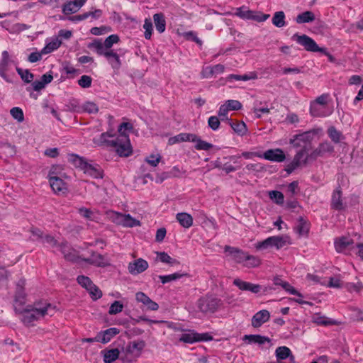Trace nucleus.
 Returning <instances> with one entry per match:
<instances>
[{
	"instance_id": "nucleus-1",
	"label": "nucleus",
	"mask_w": 363,
	"mask_h": 363,
	"mask_svg": "<svg viewBox=\"0 0 363 363\" xmlns=\"http://www.w3.org/2000/svg\"><path fill=\"white\" fill-rule=\"evenodd\" d=\"M93 142L98 146L113 149L120 157H128L133 152L128 135L126 133L116 136L107 131L101 133L98 138H94Z\"/></svg>"
},
{
	"instance_id": "nucleus-2",
	"label": "nucleus",
	"mask_w": 363,
	"mask_h": 363,
	"mask_svg": "<svg viewBox=\"0 0 363 363\" xmlns=\"http://www.w3.org/2000/svg\"><path fill=\"white\" fill-rule=\"evenodd\" d=\"M39 303H35V307L32 306H27L25 308L23 307H18L15 306L16 313L22 315L21 320L26 325H29L39 318L45 315L52 316L55 313V306H52L50 303H45L43 306H38Z\"/></svg>"
},
{
	"instance_id": "nucleus-3",
	"label": "nucleus",
	"mask_w": 363,
	"mask_h": 363,
	"mask_svg": "<svg viewBox=\"0 0 363 363\" xmlns=\"http://www.w3.org/2000/svg\"><path fill=\"white\" fill-rule=\"evenodd\" d=\"M68 161L76 168L83 170L84 173L94 179H102L104 177L103 170L97 164H90L83 157L76 154H71L68 156Z\"/></svg>"
},
{
	"instance_id": "nucleus-4",
	"label": "nucleus",
	"mask_w": 363,
	"mask_h": 363,
	"mask_svg": "<svg viewBox=\"0 0 363 363\" xmlns=\"http://www.w3.org/2000/svg\"><path fill=\"white\" fill-rule=\"evenodd\" d=\"M223 305V301L214 295L206 294L197 301L196 306L203 313H214Z\"/></svg>"
},
{
	"instance_id": "nucleus-5",
	"label": "nucleus",
	"mask_w": 363,
	"mask_h": 363,
	"mask_svg": "<svg viewBox=\"0 0 363 363\" xmlns=\"http://www.w3.org/2000/svg\"><path fill=\"white\" fill-rule=\"evenodd\" d=\"M120 41V38L116 34H112L108 36L104 42L101 39H94L87 45L89 49L94 50L98 55H101L107 51L112 50L113 44Z\"/></svg>"
},
{
	"instance_id": "nucleus-6",
	"label": "nucleus",
	"mask_w": 363,
	"mask_h": 363,
	"mask_svg": "<svg viewBox=\"0 0 363 363\" xmlns=\"http://www.w3.org/2000/svg\"><path fill=\"white\" fill-rule=\"evenodd\" d=\"M291 40L302 45L306 51L315 52L317 48L315 41L306 34L299 35L295 33L292 35Z\"/></svg>"
},
{
	"instance_id": "nucleus-7",
	"label": "nucleus",
	"mask_w": 363,
	"mask_h": 363,
	"mask_svg": "<svg viewBox=\"0 0 363 363\" xmlns=\"http://www.w3.org/2000/svg\"><path fill=\"white\" fill-rule=\"evenodd\" d=\"M25 279H20L16 284L14 295V308L15 306H17L18 307H23L26 304L27 295L25 292Z\"/></svg>"
},
{
	"instance_id": "nucleus-8",
	"label": "nucleus",
	"mask_w": 363,
	"mask_h": 363,
	"mask_svg": "<svg viewBox=\"0 0 363 363\" xmlns=\"http://www.w3.org/2000/svg\"><path fill=\"white\" fill-rule=\"evenodd\" d=\"M307 150H308L305 146L295 155L294 160L286 166L285 170L288 174H291L296 168L299 167L301 164H303V160L305 157Z\"/></svg>"
},
{
	"instance_id": "nucleus-9",
	"label": "nucleus",
	"mask_w": 363,
	"mask_h": 363,
	"mask_svg": "<svg viewBox=\"0 0 363 363\" xmlns=\"http://www.w3.org/2000/svg\"><path fill=\"white\" fill-rule=\"evenodd\" d=\"M81 260L86 263L99 267H105L109 265L108 260L105 258L104 255L99 254L94 251H91L90 257L82 258Z\"/></svg>"
},
{
	"instance_id": "nucleus-10",
	"label": "nucleus",
	"mask_w": 363,
	"mask_h": 363,
	"mask_svg": "<svg viewBox=\"0 0 363 363\" xmlns=\"http://www.w3.org/2000/svg\"><path fill=\"white\" fill-rule=\"evenodd\" d=\"M233 284L236 286L240 290L250 291L255 294L261 292L262 289V285L245 281L240 279H235L233 281Z\"/></svg>"
},
{
	"instance_id": "nucleus-11",
	"label": "nucleus",
	"mask_w": 363,
	"mask_h": 363,
	"mask_svg": "<svg viewBox=\"0 0 363 363\" xmlns=\"http://www.w3.org/2000/svg\"><path fill=\"white\" fill-rule=\"evenodd\" d=\"M59 247L66 260L77 262L79 259H81L77 255L78 252L73 249L67 242H62Z\"/></svg>"
},
{
	"instance_id": "nucleus-12",
	"label": "nucleus",
	"mask_w": 363,
	"mask_h": 363,
	"mask_svg": "<svg viewBox=\"0 0 363 363\" xmlns=\"http://www.w3.org/2000/svg\"><path fill=\"white\" fill-rule=\"evenodd\" d=\"M261 157L269 161L277 162H281L286 159L284 151L280 148L269 149L265 151L262 155Z\"/></svg>"
},
{
	"instance_id": "nucleus-13",
	"label": "nucleus",
	"mask_w": 363,
	"mask_h": 363,
	"mask_svg": "<svg viewBox=\"0 0 363 363\" xmlns=\"http://www.w3.org/2000/svg\"><path fill=\"white\" fill-rule=\"evenodd\" d=\"M148 268V263L146 260L139 258L130 262L128 267V272L133 275H137L145 272Z\"/></svg>"
},
{
	"instance_id": "nucleus-14",
	"label": "nucleus",
	"mask_w": 363,
	"mask_h": 363,
	"mask_svg": "<svg viewBox=\"0 0 363 363\" xmlns=\"http://www.w3.org/2000/svg\"><path fill=\"white\" fill-rule=\"evenodd\" d=\"M275 354L277 363L282 362V361L289 358H290V363H296L295 357L291 350L286 346L278 347L276 349Z\"/></svg>"
},
{
	"instance_id": "nucleus-15",
	"label": "nucleus",
	"mask_w": 363,
	"mask_h": 363,
	"mask_svg": "<svg viewBox=\"0 0 363 363\" xmlns=\"http://www.w3.org/2000/svg\"><path fill=\"white\" fill-rule=\"evenodd\" d=\"M120 333V330L116 328H110L104 331L100 332L96 337V342L106 344Z\"/></svg>"
},
{
	"instance_id": "nucleus-16",
	"label": "nucleus",
	"mask_w": 363,
	"mask_h": 363,
	"mask_svg": "<svg viewBox=\"0 0 363 363\" xmlns=\"http://www.w3.org/2000/svg\"><path fill=\"white\" fill-rule=\"evenodd\" d=\"M225 251L228 252L233 259L239 264L243 263L245 261L247 255V252L237 247H230L228 245L225 247Z\"/></svg>"
},
{
	"instance_id": "nucleus-17",
	"label": "nucleus",
	"mask_w": 363,
	"mask_h": 363,
	"mask_svg": "<svg viewBox=\"0 0 363 363\" xmlns=\"http://www.w3.org/2000/svg\"><path fill=\"white\" fill-rule=\"evenodd\" d=\"M116 222L125 227H135L140 225L139 220L133 218L130 214L117 213Z\"/></svg>"
},
{
	"instance_id": "nucleus-18",
	"label": "nucleus",
	"mask_w": 363,
	"mask_h": 363,
	"mask_svg": "<svg viewBox=\"0 0 363 363\" xmlns=\"http://www.w3.org/2000/svg\"><path fill=\"white\" fill-rule=\"evenodd\" d=\"M135 299L138 302L142 303L148 310L157 311L159 308L158 304L153 301L143 292H138L135 294Z\"/></svg>"
},
{
	"instance_id": "nucleus-19",
	"label": "nucleus",
	"mask_w": 363,
	"mask_h": 363,
	"mask_svg": "<svg viewBox=\"0 0 363 363\" xmlns=\"http://www.w3.org/2000/svg\"><path fill=\"white\" fill-rule=\"evenodd\" d=\"M270 318L269 312L267 310H262L256 313L252 318V325L254 328H259L263 323L267 322Z\"/></svg>"
},
{
	"instance_id": "nucleus-20",
	"label": "nucleus",
	"mask_w": 363,
	"mask_h": 363,
	"mask_svg": "<svg viewBox=\"0 0 363 363\" xmlns=\"http://www.w3.org/2000/svg\"><path fill=\"white\" fill-rule=\"evenodd\" d=\"M100 55L104 56L106 58L113 69H118L121 67V60L119 55L113 50L107 51Z\"/></svg>"
},
{
	"instance_id": "nucleus-21",
	"label": "nucleus",
	"mask_w": 363,
	"mask_h": 363,
	"mask_svg": "<svg viewBox=\"0 0 363 363\" xmlns=\"http://www.w3.org/2000/svg\"><path fill=\"white\" fill-rule=\"evenodd\" d=\"M1 57V60L0 62V76L9 82L6 72L9 70V64L11 62L9 52L6 50L3 51Z\"/></svg>"
},
{
	"instance_id": "nucleus-22",
	"label": "nucleus",
	"mask_w": 363,
	"mask_h": 363,
	"mask_svg": "<svg viewBox=\"0 0 363 363\" xmlns=\"http://www.w3.org/2000/svg\"><path fill=\"white\" fill-rule=\"evenodd\" d=\"M331 208L335 210L341 211L344 209V205L342 201V191L340 186L333 193L331 198Z\"/></svg>"
},
{
	"instance_id": "nucleus-23",
	"label": "nucleus",
	"mask_w": 363,
	"mask_h": 363,
	"mask_svg": "<svg viewBox=\"0 0 363 363\" xmlns=\"http://www.w3.org/2000/svg\"><path fill=\"white\" fill-rule=\"evenodd\" d=\"M269 238L272 247H275L277 250H279L291 243L290 238L287 235L271 236Z\"/></svg>"
},
{
	"instance_id": "nucleus-24",
	"label": "nucleus",
	"mask_w": 363,
	"mask_h": 363,
	"mask_svg": "<svg viewBox=\"0 0 363 363\" xmlns=\"http://www.w3.org/2000/svg\"><path fill=\"white\" fill-rule=\"evenodd\" d=\"M354 243L353 240L346 237H341L335 240L334 245L337 252H342L347 247Z\"/></svg>"
},
{
	"instance_id": "nucleus-25",
	"label": "nucleus",
	"mask_w": 363,
	"mask_h": 363,
	"mask_svg": "<svg viewBox=\"0 0 363 363\" xmlns=\"http://www.w3.org/2000/svg\"><path fill=\"white\" fill-rule=\"evenodd\" d=\"M242 340L247 341L249 344L257 343L259 345H262L266 342H269L271 341L269 337L260 335H245Z\"/></svg>"
},
{
	"instance_id": "nucleus-26",
	"label": "nucleus",
	"mask_w": 363,
	"mask_h": 363,
	"mask_svg": "<svg viewBox=\"0 0 363 363\" xmlns=\"http://www.w3.org/2000/svg\"><path fill=\"white\" fill-rule=\"evenodd\" d=\"M50 185L55 192H60L66 189V184L64 181L57 177H50Z\"/></svg>"
},
{
	"instance_id": "nucleus-27",
	"label": "nucleus",
	"mask_w": 363,
	"mask_h": 363,
	"mask_svg": "<svg viewBox=\"0 0 363 363\" xmlns=\"http://www.w3.org/2000/svg\"><path fill=\"white\" fill-rule=\"evenodd\" d=\"M176 218L179 224L185 228H189L193 225V218L187 213H178Z\"/></svg>"
},
{
	"instance_id": "nucleus-28",
	"label": "nucleus",
	"mask_w": 363,
	"mask_h": 363,
	"mask_svg": "<svg viewBox=\"0 0 363 363\" xmlns=\"http://www.w3.org/2000/svg\"><path fill=\"white\" fill-rule=\"evenodd\" d=\"M233 131L239 135H244L247 132V127L244 122L229 120L228 123Z\"/></svg>"
},
{
	"instance_id": "nucleus-29",
	"label": "nucleus",
	"mask_w": 363,
	"mask_h": 363,
	"mask_svg": "<svg viewBox=\"0 0 363 363\" xmlns=\"http://www.w3.org/2000/svg\"><path fill=\"white\" fill-rule=\"evenodd\" d=\"M153 20L155 25L156 30L162 33L165 30L166 21L164 16L162 13H157L153 16Z\"/></svg>"
},
{
	"instance_id": "nucleus-30",
	"label": "nucleus",
	"mask_w": 363,
	"mask_h": 363,
	"mask_svg": "<svg viewBox=\"0 0 363 363\" xmlns=\"http://www.w3.org/2000/svg\"><path fill=\"white\" fill-rule=\"evenodd\" d=\"M310 113L313 117H325L330 114L325 111V107L311 104Z\"/></svg>"
},
{
	"instance_id": "nucleus-31",
	"label": "nucleus",
	"mask_w": 363,
	"mask_h": 363,
	"mask_svg": "<svg viewBox=\"0 0 363 363\" xmlns=\"http://www.w3.org/2000/svg\"><path fill=\"white\" fill-rule=\"evenodd\" d=\"M313 322L318 325L324 326L334 325L337 324V322L335 320L321 315L319 313H316L313 315Z\"/></svg>"
},
{
	"instance_id": "nucleus-32",
	"label": "nucleus",
	"mask_w": 363,
	"mask_h": 363,
	"mask_svg": "<svg viewBox=\"0 0 363 363\" xmlns=\"http://www.w3.org/2000/svg\"><path fill=\"white\" fill-rule=\"evenodd\" d=\"M315 15L312 11H306L298 14L296 18V22L298 24L313 22Z\"/></svg>"
},
{
	"instance_id": "nucleus-33",
	"label": "nucleus",
	"mask_w": 363,
	"mask_h": 363,
	"mask_svg": "<svg viewBox=\"0 0 363 363\" xmlns=\"http://www.w3.org/2000/svg\"><path fill=\"white\" fill-rule=\"evenodd\" d=\"M296 230L299 235H307L309 231V223L303 218L300 217L298 220Z\"/></svg>"
},
{
	"instance_id": "nucleus-34",
	"label": "nucleus",
	"mask_w": 363,
	"mask_h": 363,
	"mask_svg": "<svg viewBox=\"0 0 363 363\" xmlns=\"http://www.w3.org/2000/svg\"><path fill=\"white\" fill-rule=\"evenodd\" d=\"M189 274L187 273H180L176 272L169 275H160L158 277L161 280V282L164 284L169 283L172 281L177 280L184 277H188Z\"/></svg>"
},
{
	"instance_id": "nucleus-35",
	"label": "nucleus",
	"mask_w": 363,
	"mask_h": 363,
	"mask_svg": "<svg viewBox=\"0 0 363 363\" xmlns=\"http://www.w3.org/2000/svg\"><path fill=\"white\" fill-rule=\"evenodd\" d=\"M327 133L328 137L335 143H339L341 141V140L344 139L342 133L340 131L337 130L334 126L329 127L327 130Z\"/></svg>"
},
{
	"instance_id": "nucleus-36",
	"label": "nucleus",
	"mask_w": 363,
	"mask_h": 363,
	"mask_svg": "<svg viewBox=\"0 0 363 363\" xmlns=\"http://www.w3.org/2000/svg\"><path fill=\"white\" fill-rule=\"evenodd\" d=\"M120 352L118 349L114 348L106 351L104 355L105 363H112L118 358Z\"/></svg>"
},
{
	"instance_id": "nucleus-37",
	"label": "nucleus",
	"mask_w": 363,
	"mask_h": 363,
	"mask_svg": "<svg viewBox=\"0 0 363 363\" xmlns=\"http://www.w3.org/2000/svg\"><path fill=\"white\" fill-rule=\"evenodd\" d=\"M272 23L278 28L284 27L286 25L285 14L284 11H277L272 18Z\"/></svg>"
},
{
	"instance_id": "nucleus-38",
	"label": "nucleus",
	"mask_w": 363,
	"mask_h": 363,
	"mask_svg": "<svg viewBox=\"0 0 363 363\" xmlns=\"http://www.w3.org/2000/svg\"><path fill=\"white\" fill-rule=\"evenodd\" d=\"M17 73L21 77V79L25 83H30L33 80L34 74L31 73L28 69H23L20 67H16V68Z\"/></svg>"
},
{
	"instance_id": "nucleus-39",
	"label": "nucleus",
	"mask_w": 363,
	"mask_h": 363,
	"mask_svg": "<svg viewBox=\"0 0 363 363\" xmlns=\"http://www.w3.org/2000/svg\"><path fill=\"white\" fill-rule=\"evenodd\" d=\"M269 198L278 205H282L284 202V194L279 191L273 190L269 192Z\"/></svg>"
},
{
	"instance_id": "nucleus-40",
	"label": "nucleus",
	"mask_w": 363,
	"mask_h": 363,
	"mask_svg": "<svg viewBox=\"0 0 363 363\" xmlns=\"http://www.w3.org/2000/svg\"><path fill=\"white\" fill-rule=\"evenodd\" d=\"M199 333H184L179 338V340L186 342V343H194L198 342Z\"/></svg>"
},
{
	"instance_id": "nucleus-41",
	"label": "nucleus",
	"mask_w": 363,
	"mask_h": 363,
	"mask_svg": "<svg viewBox=\"0 0 363 363\" xmlns=\"http://www.w3.org/2000/svg\"><path fill=\"white\" fill-rule=\"evenodd\" d=\"M145 346V342L143 340L133 341L129 344L127 347V351L128 352H133L135 350L140 352L143 350Z\"/></svg>"
},
{
	"instance_id": "nucleus-42",
	"label": "nucleus",
	"mask_w": 363,
	"mask_h": 363,
	"mask_svg": "<svg viewBox=\"0 0 363 363\" xmlns=\"http://www.w3.org/2000/svg\"><path fill=\"white\" fill-rule=\"evenodd\" d=\"M61 45V41L58 40H52L48 43L43 49L42 52L45 55L52 52L57 50Z\"/></svg>"
},
{
	"instance_id": "nucleus-43",
	"label": "nucleus",
	"mask_w": 363,
	"mask_h": 363,
	"mask_svg": "<svg viewBox=\"0 0 363 363\" xmlns=\"http://www.w3.org/2000/svg\"><path fill=\"white\" fill-rule=\"evenodd\" d=\"M77 283L81 285L83 288L86 289L87 291L94 284L93 281L91 279L84 275H79L77 278Z\"/></svg>"
},
{
	"instance_id": "nucleus-44",
	"label": "nucleus",
	"mask_w": 363,
	"mask_h": 363,
	"mask_svg": "<svg viewBox=\"0 0 363 363\" xmlns=\"http://www.w3.org/2000/svg\"><path fill=\"white\" fill-rule=\"evenodd\" d=\"M194 143H196L194 147L197 150H209L213 147V145L211 143L201 140L198 136L197 140H196Z\"/></svg>"
},
{
	"instance_id": "nucleus-45",
	"label": "nucleus",
	"mask_w": 363,
	"mask_h": 363,
	"mask_svg": "<svg viewBox=\"0 0 363 363\" xmlns=\"http://www.w3.org/2000/svg\"><path fill=\"white\" fill-rule=\"evenodd\" d=\"M245 262L244 266L247 267H256L260 264V259L257 257L250 255L248 253Z\"/></svg>"
},
{
	"instance_id": "nucleus-46",
	"label": "nucleus",
	"mask_w": 363,
	"mask_h": 363,
	"mask_svg": "<svg viewBox=\"0 0 363 363\" xmlns=\"http://www.w3.org/2000/svg\"><path fill=\"white\" fill-rule=\"evenodd\" d=\"M66 110L72 112H78L80 109L79 101L75 99H69L65 104Z\"/></svg>"
},
{
	"instance_id": "nucleus-47",
	"label": "nucleus",
	"mask_w": 363,
	"mask_h": 363,
	"mask_svg": "<svg viewBox=\"0 0 363 363\" xmlns=\"http://www.w3.org/2000/svg\"><path fill=\"white\" fill-rule=\"evenodd\" d=\"M62 11L65 15H70L78 11L77 9L72 1H67L62 6Z\"/></svg>"
},
{
	"instance_id": "nucleus-48",
	"label": "nucleus",
	"mask_w": 363,
	"mask_h": 363,
	"mask_svg": "<svg viewBox=\"0 0 363 363\" xmlns=\"http://www.w3.org/2000/svg\"><path fill=\"white\" fill-rule=\"evenodd\" d=\"M143 28L145 29V38L147 40L150 39L152 32V23L150 18H145Z\"/></svg>"
},
{
	"instance_id": "nucleus-49",
	"label": "nucleus",
	"mask_w": 363,
	"mask_h": 363,
	"mask_svg": "<svg viewBox=\"0 0 363 363\" xmlns=\"http://www.w3.org/2000/svg\"><path fill=\"white\" fill-rule=\"evenodd\" d=\"M10 113L11 116L17 120L18 122H23L24 120V115L22 109L19 107H13L11 109Z\"/></svg>"
},
{
	"instance_id": "nucleus-50",
	"label": "nucleus",
	"mask_w": 363,
	"mask_h": 363,
	"mask_svg": "<svg viewBox=\"0 0 363 363\" xmlns=\"http://www.w3.org/2000/svg\"><path fill=\"white\" fill-rule=\"evenodd\" d=\"M318 151L321 152L322 155L325 153H331L334 152V147L328 141L321 143L318 146Z\"/></svg>"
},
{
	"instance_id": "nucleus-51",
	"label": "nucleus",
	"mask_w": 363,
	"mask_h": 363,
	"mask_svg": "<svg viewBox=\"0 0 363 363\" xmlns=\"http://www.w3.org/2000/svg\"><path fill=\"white\" fill-rule=\"evenodd\" d=\"M244 7H240L236 9L235 15L239 16L242 19L250 20V18L252 17L253 11L250 10H243Z\"/></svg>"
},
{
	"instance_id": "nucleus-52",
	"label": "nucleus",
	"mask_w": 363,
	"mask_h": 363,
	"mask_svg": "<svg viewBox=\"0 0 363 363\" xmlns=\"http://www.w3.org/2000/svg\"><path fill=\"white\" fill-rule=\"evenodd\" d=\"M123 305L118 301H115L110 306L108 313L111 315L117 314L123 311Z\"/></svg>"
},
{
	"instance_id": "nucleus-53",
	"label": "nucleus",
	"mask_w": 363,
	"mask_h": 363,
	"mask_svg": "<svg viewBox=\"0 0 363 363\" xmlns=\"http://www.w3.org/2000/svg\"><path fill=\"white\" fill-rule=\"evenodd\" d=\"M228 108L225 105H221L218 111V118L221 121H225L228 123V121L231 120L228 116Z\"/></svg>"
},
{
	"instance_id": "nucleus-54",
	"label": "nucleus",
	"mask_w": 363,
	"mask_h": 363,
	"mask_svg": "<svg viewBox=\"0 0 363 363\" xmlns=\"http://www.w3.org/2000/svg\"><path fill=\"white\" fill-rule=\"evenodd\" d=\"M88 291L90 294L91 297L94 300H97V299L100 298L102 296V291L94 284L88 290Z\"/></svg>"
},
{
	"instance_id": "nucleus-55",
	"label": "nucleus",
	"mask_w": 363,
	"mask_h": 363,
	"mask_svg": "<svg viewBox=\"0 0 363 363\" xmlns=\"http://www.w3.org/2000/svg\"><path fill=\"white\" fill-rule=\"evenodd\" d=\"M92 79L88 75H82L78 80V84L82 88H89L91 86Z\"/></svg>"
},
{
	"instance_id": "nucleus-56",
	"label": "nucleus",
	"mask_w": 363,
	"mask_h": 363,
	"mask_svg": "<svg viewBox=\"0 0 363 363\" xmlns=\"http://www.w3.org/2000/svg\"><path fill=\"white\" fill-rule=\"evenodd\" d=\"M83 110L89 113H96L99 111L98 106L94 102L88 101L83 105Z\"/></svg>"
},
{
	"instance_id": "nucleus-57",
	"label": "nucleus",
	"mask_w": 363,
	"mask_h": 363,
	"mask_svg": "<svg viewBox=\"0 0 363 363\" xmlns=\"http://www.w3.org/2000/svg\"><path fill=\"white\" fill-rule=\"evenodd\" d=\"M298 182L294 181L291 182L287 186V193L289 194V196L293 198L298 191Z\"/></svg>"
},
{
	"instance_id": "nucleus-58",
	"label": "nucleus",
	"mask_w": 363,
	"mask_h": 363,
	"mask_svg": "<svg viewBox=\"0 0 363 363\" xmlns=\"http://www.w3.org/2000/svg\"><path fill=\"white\" fill-rule=\"evenodd\" d=\"M220 120L218 118V117L213 116L209 117L208 120V125L209 128H211L213 130H216L220 126Z\"/></svg>"
},
{
	"instance_id": "nucleus-59",
	"label": "nucleus",
	"mask_w": 363,
	"mask_h": 363,
	"mask_svg": "<svg viewBox=\"0 0 363 363\" xmlns=\"http://www.w3.org/2000/svg\"><path fill=\"white\" fill-rule=\"evenodd\" d=\"M286 291L289 292L290 294H292V295H296L300 298H302L303 297V295L302 294H301L300 292H298L296 289H294L292 286H291V284L287 282V281H285L282 286H281Z\"/></svg>"
},
{
	"instance_id": "nucleus-60",
	"label": "nucleus",
	"mask_w": 363,
	"mask_h": 363,
	"mask_svg": "<svg viewBox=\"0 0 363 363\" xmlns=\"http://www.w3.org/2000/svg\"><path fill=\"white\" fill-rule=\"evenodd\" d=\"M160 160L161 156L159 154H157L156 155H150V156L147 157L145 160L152 167H157Z\"/></svg>"
},
{
	"instance_id": "nucleus-61",
	"label": "nucleus",
	"mask_w": 363,
	"mask_h": 363,
	"mask_svg": "<svg viewBox=\"0 0 363 363\" xmlns=\"http://www.w3.org/2000/svg\"><path fill=\"white\" fill-rule=\"evenodd\" d=\"M111 30L110 27L101 26V27H93L91 28L90 32L94 35H101Z\"/></svg>"
},
{
	"instance_id": "nucleus-62",
	"label": "nucleus",
	"mask_w": 363,
	"mask_h": 363,
	"mask_svg": "<svg viewBox=\"0 0 363 363\" xmlns=\"http://www.w3.org/2000/svg\"><path fill=\"white\" fill-rule=\"evenodd\" d=\"M225 105L228 108V111H238L242 108L241 103L237 100H228Z\"/></svg>"
},
{
	"instance_id": "nucleus-63",
	"label": "nucleus",
	"mask_w": 363,
	"mask_h": 363,
	"mask_svg": "<svg viewBox=\"0 0 363 363\" xmlns=\"http://www.w3.org/2000/svg\"><path fill=\"white\" fill-rule=\"evenodd\" d=\"M322 156V154L320 152L318 151V147L313 150L311 154L307 155L303 160V164H306L308 160H315L317 159L318 157Z\"/></svg>"
},
{
	"instance_id": "nucleus-64",
	"label": "nucleus",
	"mask_w": 363,
	"mask_h": 363,
	"mask_svg": "<svg viewBox=\"0 0 363 363\" xmlns=\"http://www.w3.org/2000/svg\"><path fill=\"white\" fill-rule=\"evenodd\" d=\"M31 86L32 88H30V86L27 87L26 90L28 91H30L31 89H33L34 91H39L44 89L45 85L40 80H35L32 82Z\"/></svg>"
}]
</instances>
